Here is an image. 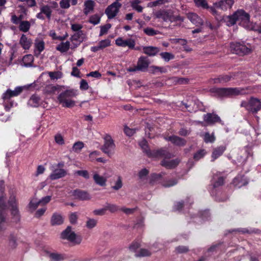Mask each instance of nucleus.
Masks as SVG:
<instances>
[{"label": "nucleus", "mask_w": 261, "mask_h": 261, "mask_svg": "<svg viewBox=\"0 0 261 261\" xmlns=\"http://www.w3.org/2000/svg\"><path fill=\"white\" fill-rule=\"evenodd\" d=\"M67 174L66 171L63 169H55L50 175L49 177L51 180H56L63 177Z\"/></svg>", "instance_id": "24"}, {"label": "nucleus", "mask_w": 261, "mask_h": 261, "mask_svg": "<svg viewBox=\"0 0 261 261\" xmlns=\"http://www.w3.org/2000/svg\"><path fill=\"white\" fill-rule=\"evenodd\" d=\"M69 221L72 224H76L77 221L78 216L76 213H71L69 216Z\"/></svg>", "instance_id": "62"}, {"label": "nucleus", "mask_w": 261, "mask_h": 261, "mask_svg": "<svg viewBox=\"0 0 261 261\" xmlns=\"http://www.w3.org/2000/svg\"><path fill=\"white\" fill-rule=\"evenodd\" d=\"M195 5L197 7H201L203 9H208L211 7L208 6V3L206 0H194Z\"/></svg>", "instance_id": "38"}, {"label": "nucleus", "mask_w": 261, "mask_h": 261, "mask_svg": "<svg viewBox=\"0 0 261 261\" xmlns=\"http://www.w3.org/2000/svg\"><path fill=\"white\" fill-rule=\"evenodd\" d=\"M85 38L86 35L82 30L76 32L71 37L72 40L80 41H83Z\"/></svg>", "instance_id": "34"}, {"label": "nucleus", "mask_w": 261, "mask_h": 261, "mask_svg": "<svg viewBox=\"0 0 261 261\" xmlns=\"http://www.w3.org/2000/svg\"><path fill=\"white\" fill-rule=\"evenodd\" d=\"M50 200V196H46L38 201L34 199L30 202L29 206L32 210H35L39 205H43L48 203Z\"/></svg>", "instance_id": "15"}, {"label": "nucleus", "mask_w": 261, "mask_h": 261, "mask_svg": "<svg viewBox=\"0 0 261 261\" xmlns=\"http://www.w3.org/2000/svg\"><path fill=\"white\" fill-rule=\"evenodd\" d=\"M97 221L96 219L88 218L86 222V227L89 229L94 228L97 224Z\"/></svg>", "instance_id": "46"}, {"label": "nucleus", "mask_w": 261, "mask_h": 261, "mask_svg": "<svg viewBox=\"0 0 261 261\" xmlns=\"http://www.w3.org/2000/svg\"><path fill=\"white\" fill-rule=\"evenodd\" d=\"M204 140L206 143H213L215 140V137L213 134L211 135L208 133H206L204 135Z\"/></svg>", "instance_id": "48"}, {"label": "nucleus", "mask_w": 261, "mask_h": 261, "mask_svg": "<svg viewBox=\"0 0 261 261\" xmlns=\"http://www.w3.org/2000/svg\"><path fill=\"white\" fill-rule=\"evenodd\" d=\"M143 31L145 34L149 36H153L161 34L160 32L159 31L149 27L144 29Z\"/></svg>", "instance_id": "40"}, {"label": "nucleus", "mask_w": 261, "mask_h": 261, "mask_svg": "<svg viewBox=\"0 0 261 261\" xmlns=\"http://www.w3.org/2000/svg\"><path fill=\"white\" fill-rule=\"evenodd\" d=\"M157 18H161L164 21L174 22L178 20L183 21L179 15H175L174 12L171 10H160L155 13Z\"/></svg>", "instance_id": "8"}, {"label": "nucleus", "mask_w": 261, "mask_h": 261, "mask_svg": "<svg viewBox=\"0 0 261 261\" xmlns=\"http://www.w3.org/2000/svg\"><path fill=\"white\" fill-rule=\"evenodd\" d=\"M61 238L66 240L73 245L80 244L82 240V237L76 234L71 226H68L61 234Z\"/></svg>", "instance_id": "6"}, {"label": "nucleus", "mask_w": 261, "mask_h": 261, "mask_svg": "<svg viewBox=\"0 0 261 261\" xmlns=\"http://www.w3.org/2000/svg\"><path fill=\"white\" fill-rule=\"evenodd\" d=\"M93 179L96 184L100 186H104L106 185L107 179L104 177L95 173L93 175Z\"/></svg>", "instance_id": "32"}, {"label": "nucleus", "mask_w": 261, "mask_h": 261, "mask_svg": "<svg viewBox=\"0 0 261 261\" xmlns=\"http://www.w3.org/2000/svg\"><path fill=\"white\" fill-rule=\"evenodd\" d=\"M22 91V88L20 87H16L13 91L8 89L5 93H4L3 99L5 101L9 100L11 97L18 95L20 93H21Z\"/></svg>", "instance_id": "18"}, {"label": "nucleus", "mask_w": 261, "mask_h": 261, "mask_svg": "<svg viewBox=\"0 0 261 261\" xmlns=\"http://www.w3.org/2000/svg\"><path fill=\"white\" fill-rule=\"evenodd\" d=\"M40 98L36 94L33 95L29 100V104L33 107H37L39 105Z\"/></svg>", "instance_id": "33"}, {"label": "nucleus", "mask_w": 261, "mask_h": 261, "mask_svg": "<svg viewBox=\"0 0 261 261\" xmlns=\"http://www.w3.org/2000/svg\"><path fill=\"white\" fill-rule=\"evenodd\" d=\"M149 64V60L147 57H140L137 62V68L139 70L145 71L147 69Z\"/></svg>", "instance_id": "21"}, {"label": "nucleus", "mask_w": 261, "mask_h": 261, "mask_svg": "<svg viewBox=\"0 0 261 261\" xmlns=\"http://www.w3.org/2000/svg\"><path fill=\"white\" fill-rule=\"evenodd\" d=\"M49 256L50 261H59L63 259L61 255L57 253H51Z\"/></svg>", "instance_id": "57"}, {"label": "nucleus", "mask_w": 261, "mask_h": 261, "mask_svg": "<svg viewBox=\"0 0 261 261\" xmlns=\"http://www.w3.org/2000/svg\"><path fill=\"white\" fill-rule=\"evenodd\" d=\"M122 5L117 2H114L109 6L105 10V13L107 14L109 19L114 18L118 14L119 9Z\"/></svg>", "instance_id": "11"}, {"label": "nucleus", "mask_w": 261, "mask_h": 261, "mask_svg": "<svg viewBox=\"0 0 261 261\" xmlns=\"http://www.w3.org/2000/svg\"><path fill=\"white\" fill-rule=\"evenodd\" d=\"M64 221V218L61 213H54L50 219L51 224L53 226L61 225Z\"/></svg>", "instance_id": "23"}, {"label": "nucleus", "mask_w": 261, "mask_h": 261, "mask_svg": "<svg viewBox=\"0 0 261 261\" xmlns=\"http://www.w3.org/2000/svg\"><path fill=\"white\" fill-rule=\"evenodd\" d=\"M8 204L10 207V210L13 212H18V208L16 202V197L14 195H11L8 200Z\"/></svg>", "instance_id": "30"}, {"label": "nucleus", "mask_w": 261, "mask_h": 261, "mask_svg": "<svg viewBox=\"0 0 261 261\" xmlns=\"http://www.w3.org/2000/svg\"><path fill=\"white\" fill-rule=\"evenodd\" d=\"M55 140L59 145H63L65 143L63 136L60 134H58L55 136Z\"/></svg>", "instance_id": "56"}, {"label": "nucleus", "mask_w": 261, "mask_h": 261, "mask_svg": "<svg viewBox=\"0 0 261 261\" xmlns=\"http://www.w3.org/2000/svg\"><path fill=\"white\" fill-rule=\"evenodd\" d=\"M111 27V24L110 23L106 24V25H102L100 27V32L99 36H101L107 33L109 29Z\"/></svg>", "instance_id": "49"}, {"label": "nucleus", "mask_w": 261, "mask_h": 261, "mask_svg": "<svg viewBox=\"0 0 261 261\" xmlns=\"http://www.w3.org/2000/svg\"><path fill=\"white\" fill-rule=\"evenodd\" d=\"M140 246V243L137 241H135L131 244L129 247V249L132 252H136L137 250L139 248Z\"/></svg>", "instance_id": "51"}, {"label": "nucleus", "mask_w": 261, "mask_h": 261, "mask_svg": "<svg viewBox=\"0 0 261 261\" xmlns=\"http://www.w3.org/2000/svg\"><path fill=\"white\" fill-rule=\"evenodd\" d=\"M231 76L228 75H220L217 78L211 79V83L213 84L225 83L229 82Z\"/></svg>", "instance_id": "28"}, {"label": "nucleus", "mask_w": 261, "mask_h": 261, "mask_svg": "<svg viewBox=\"0 0 261 261\" xmlns=\"http://www.w3.org/2000/svg\"><path fill=\"white\" fill-rule=\"evenodd\" d=\"M178 182V180L176 178H172L165 181L162 186L165 188H168L176 185Z\"/></svg>", "instance_id": "44"}, {"label": "nucleus", "mask_w": 261, "mask_h": 261, "mask_svg": "<svg viewBox=\"0 0 261 261\" xmlns=\"http://www.w3.org/2000/svg\"><path fill=\"white\" fill-rule=\"evenodd\" d=\"M228 22L231 25L239 22L240 24L248 30L253 29L252 24L250 21V15L242 9L238 10L232 15L229 16Z\"/></svg>", "instance_id": "1"}, {"label": "nucleus", "mask_w": 261, "mask_h": 261, "mask_svg": "<svg viewBox=\"0 0 261 261\" xmlns=\"http://www.w3.org/2000/svg\"><path fill=\"white\" fill-rule=\"evenodd\" d=\"M166 69L164 67L156 66H151L150 67L149 71L150 73L155 74L156 73H163L166 72Z\"/></svg>", "instance_id": "41"}, {"label": "nucleus", "mask_w": 261, "mask_h": 261, "mask_svg": "<svg viewBox=\"0 0 261 261\" xmlns=\"http://www.w3.org/2000/svg\"><path fill=\"white\" fill-rule=\"evenodd\" d=\"M31 24L28 21H21L19 23V29L20 31L27 32L30 30Z\"/></svg>", "instance_id": "36"}, {"label": "nucleus", "mask_w": 261, "mask_h": 261, "mask_svg": "<svg viewBox=\"0 0 261 261\" xmlns=\"http://www.w3.org/2000/svg\"><path fill=\"white\" fill-rule=\"evenodd\" d=\"M203 120L205 122L209 125H213L216 123L221 122L220 117L217 114L210 113L204 115Z\"/></svg>", "instance_id": "14"}, {"label": "nucleus", "mask_w": 261, "mask_h": 261, "mask_svg": "<svg viewBox=\"0 0 261 261\" xmlns=\"http://www.w3.org/2000/svg\"><path fill=\"white\" fill-rule=\"evenodd\" d=\"M187 17L188 19L196 27H199L203 25V19L196 13L190 12L187 14Z\"/></svg>", "instance_id": "13"}, {"label": "nucleus", "mask_w": 261, "mask_h": 261, "mask_svg": "<svg viewBox=\"0 0 261 261\" xmlns=\"http://www.w3.org/2000/svg\"><path fill=\"white\" fill-rule=\"evenodd\" d=\"M139 145L144 152L147 154L148 156L152 157L153 154V150L150 151L148 149L147 142L145 140H143L139 143Z\"/></svg>", "instance_id": "31"}, {"label": "nucleus", "mask_w": 261, "mask_h": 261, "mask_svg": "<svg viewBox=\"0 0 261 261\" xmlns=\"http://www.w3.org/2000/svg\"><path fill=\"white\" fill-rule=\"evenodd\" d=\"M84 147V143L82 142L78 141L75 142L73 146V150L75 152L80 151Z\"/></svg>", "instance_id": "50"}, {"label": "nucleus", "mask_w": 261, "mask_h": 261, "mask_svg": "<svg viewBox=\"0 0 261 261\" xmlns=\"http://www.w3.org/2000/svg\"><path fill=\"white\" fill-rule=\"evenodd\" d=\"M71 195L74 197V199L80 200H88L90 199L91 197L90 194L85 191H83L80 189H76L71 191Z\"/></svg>", "instance_id": "12"}, {"label": "nucleus", "mask_w": 261, "mask_h": 261, "mask_svg": "<svg viewBox=\"0 0 261 261\" xmlns=\"http://www.w3.org/2000/svg\"><path fill=\"white\" fill-rule=\"evenodd\" d=\"M48 74L49 77L52 80H58V79H61L63 76L62 73L59 71H54V72H49L48 73Z\"/></svg>", "instance_id": "43"}, {"label": "nucleus", "mask_w": 261, "mask_h": 261, "mask_svg": "<svg viewBox=\"0 0 261 261\" xmlns=\"http://www.w3.org/2000/svg\"><path fill=\"white\" fill-rule=\"evenodd\" d=\"M6 198L4 196L0 197V211H3L6 210L7 205L5 202Z\"/></svg>", "instance_id": "58"}, {"label": "nucleus", "mask_w": 261, "mask_h": 261, "mask_svg": "<svg viewBox=\"0 0 261 261\" xmlns=\"http://www.w3.org/2000/svg\"><path fill=\"white\" fill-rule=\"evenodd\" d=\"M224 182V178L223 177H219L218 180L214 184V187H218L222 186Z\"/></svg>", "instance_id": "64"}, {"label": "nucleus", "mask_w": 261, "mask_h": 261, "mask_svg": "<svg viewBox=\"0 0 261 261\" xmlns=\"http://www.w3.org/2000/svg\"><path fill=\"white\" fill-rule=\"evenodd\" d=\"M122 186V182L121 177L120 176H118L117 180L115 182V185L112 187V188L115 190H118L120 189Z\"/></svg>", "instance_id": "55"}, {"label": "nucleus", "mask_w": 261, "mask_h": 261, "mask_svg": "<svg viewBox=\"0 0 261 261\" xmlns=\"http://www.w3.org/2000/svg\"><path fill=\"white\" fill-rule=\"evenodd\" d=\"M137 211V207L133 208H126L125 207H119L115 204L106 203L103 207L99 210H95L94 212H104L105 211H110L114 212L115 211H121L122 212H132Z\"/></svg>", "instance_id": "9"}, {"label": "nucleus", "mask_w": 261, "mask_h": 261, "mask_svg": "<svg viewBox=\"0 0 261 261\" xmlns=\"http://www.w3.org/2000/svg\"><path fill=\"white\" fill-rule=\"evenodd\" d=\"M234 3V0H218L214 3L213 6L211 7L210 12L217 20L221 19L222 17L217 9L226 11L228 9H231Z\"/></svg>", "instance_id": "2"}, {"label": "nucleus", "mask_w": 261, "mask_h": 261, "mask_svg": "<svg viewBox=\"0 0 261 261\" xmlns=\"http://www.w3.org/2000/svg\"><path fill=\"white\" fill-rule=\"evenodd\" d=\"M240 106L248 112L256 114L261 109V101L257 98L251 97L248 101H242Z\"/></svg>", "instance_id": "7"}, {"label": "nucleus", "mask_w": 261, "mask_h": 261, "mask_svg": "<svg viewBox=\"0 0 261 261\" xmlns=\"http://www.w3.org/2000/svg\"><path fill=\"white\" fill-rule=\"evenodd\" d=\"M32 43V40L30 39H29L25 35L22 34L21 35L19 40V44L24 49H29L30 48Z\"/></svg>", "instance_id": "25"}, {"label": "nucleus", "mask_w": 261, "mask_h": 261, "mask_svg": "<svg viewBox=\"0 0 261 261\" xmlns=\"http://www.w3.org/2000/svg\"><path fill=\"white\" fill-rule=\"evenodd\" d=\"M148 170L144 168L140 171L138 176L140 179H143L148 174Z\"/></svg>", "instance_id": "60"}, {"label": "nucleus", "mask_w": 261, "mask_h": 261, "mask_svg": "<svg viewBox=\"0 0 261 261\" xmlns=\"http://www.w3.org/2000/svg\"><path fill=\"white\" fill-rule=\"evenodd\" d=\"M100 17L97 15H94L90 17L89 22L94 25L98 24L100 21Z\"/></svg>", "instance_id": "52"}, {"label": "nucleus", "mask_w": 261, "mask_h": 261, "mask_svg": "<svg viewBox=\"0 0 261 261\" xmlns=\"http://www.w3.org/2000/svg\"><path fill=\"white\" fill-rule=\"evenodd\" d=\"M6 213H0V237H2L4 233V222Z\"/></svg>", "instance_id": "42"}, {"label": "nucleus", "mask_w": 261, "mask_h": 261, "mask_svg": "<svg viewBox=\"0 0 261 261\" xmlns=\"http://www.w3.org/2000/svg\"><path fill=\"white\" fill-rule=\"evenodd\" d=\"M205 154L204 150H200L195 153L194 155V159L195 160H199L204 156Z\"/></svg>", "instance_id": "54"}, {"label": "nucleus", "mask_w": 261, "mask_h": 261, "mask_svg": "<svg viewBox=\"0 0 261 261\" xmlns=\"http://www.w3.org/2000/svg\"><path fill=\"white\" fill-rule=\"evenodd\" d=\"M69 47L70 42L67 41L65 42H62L58 45L56 47V49L62 53H64L67 51L69 49Z\"/></svg>", "instance_id": "37"}, {"label": "nucleus", "mask_w": 261, "mask_h": 261, "mask_svg": "<svg viewBox=\"0 0 261 261\" xmlns=\"http://www.w3.org/2000/svg\"><path fill=\"white\" fill-rule=\"evenodd\" d=\"M165 139L167 141L171 142L175 145L179 146H185L187 142L184 139L174 135L165 138Z\"/></svg>", "instance_id": "20"}, {"label": "nucleus", "mask_w": 261, "mask_h": 261, "mask_svg": "<svg viewBox=\"0 0 261 261\" xmlns=\"http://www.w3.org/2000/svg\"><path fill=\"white\" fill-rule=\"evenodd\" d=\"M60 88V86H54L52 84L46 85L43 89V92L46 95H53Z\"/></svg>", "instance_id": "26"}, {"label": "nucleus", "mask_w": 261, "mask_h": 261, "mask_svg": "<svg viewBox=\"0 0 261 261\" xmlns=\"http://www.w3.org/2000/svg\"><path fill=\"white\" fill-rule=\"evenodd\" d=\"M75 174L82 176L86 179H88L89 178V173L87 170H77L75 171Z\"/></svg>", "instance_id": "59"}, {"label": "nucleus", "mask_w": 261, "mask_h": 261, "mask_svg": "<svg viewBox=\"0 0 261 261\" xmlns=\"http://www.w3.org/2000/svg\"><path fill=\"white\" fill-rule=\"evenodd\" d=\"M158 156L164 157V159L167 160L172 158L174 156V155L172 153L169 152L167 150L164 148L153 150L152 157Z\"/></svg>", "instance_id": "17"}, {"label": "nucleus", "mask_w": 261, "mask_h": 261, "mask_svg": "<svg viewBox=\"0 0 261 261\" xmlns=\"http://www.w3.org/2000/svg\"><path fill=\"white\" fill-rule=\"evenodd\" d=\"M70 0H61L60 5L62 9H68L70 7Z\"/></svg>", "instance_id": "61"}, {"label": "nucleus", "mask_w": 261, "mask_h": 261, "mask_svg": "<svg viewBox=\"0 0 261 261\" xmlns=\"http://www.w3.org/2000/svg\"><path fill=\"white\" fill-rule=\"evenodd\" d=\"M98 44L101 49H102L106 47L109 46L111 44V41L109 39H107L100 41Z\"/></svg>", "instance_id": "53"}, {"label": "nucleus", "mask_w": 261, "mask_h": 261, "mask_svg": "<svg viewBox=\"0 0 261 261\" xmlns=\"http://www.w3.org/2000/svg\"><path fill=\"white\" fill-rule=\"evenodd\" d=\"M104 140V144L101 147V150L109 156H111L115 147L114 141L110 135H106Z\"/></svg>", "instance_id": "10"}, {"label": "nucleus", "mask_w": 261, "mask_h": 261, "mask_svg": "<svg viewBox=\"0 0 261 261\" xmlns=\"http://www.w3.org/2000/svg\"><path fill=\"white\" fill-rule=\"evenodd\" d=\"M95 6V3L92 0H87L84 3L85 8L84 9V13L85 15H88L89 13L92 12Z\"/></svg>", "instance_id": "27"}, {"label": "nucleus", "mask_w": 261, "mask_h": 261, "mask_svg": "<svg viewBox=\"0 0 261 261\" xmlns=\"http://www.w3.org/2000/svg\"><path fill=\"white\" fill-rule=\"evenodd\" d=\"M160 56L162 59L164 60L166 62H168L170 60L173 59L174 58V56L173 54L168 52H163L160 54Z\"/></svg>", "instance_id": "45"}, {"label": "nucleus", "mask_w": 261, "mask_h": 261, "mask_svg": "<svg viewBox=\"0 0 261 261\" xmlns=\"http://www.w3.org/2000/svg\"><path fill=\"white\" fill-rule=\"evenodd\" d=\"M76 90H67L60 93L57 98L59 103H61L63 107L71 108L74 106L75 101L71 100V98L76 96Z\"/></svg>", "instance_id": "4"}, {"label": "nucleus", "mask_w": 261, "mask_h": 261, "mask_svg": "<svg viewBox=\"0 0 261 261\" xmlns=\"http://www.w3.org/2000/svg\"><path fill=\"white\" fill-rule=\"evenodd\" d=\"M226 147L224 146H219L215 148L212 152V157L213 161L221 156L225 150Z\"/></svg>", "instance_id": "29"}, {"label": "nucleus", "mask_w": 261, "mask_h": 261, "mask_svg": "<svg viewBox=\"0 0 261 261\" xmlns=\"http://www.w3.org/2000/svg\"><path fill=\"white\" fill-rule=\"evenodd\" d=\"M211 91L220 97L232 96L246 94L244 89L238 88H213Z\"/></svg>", "instance_id": "5"}, {"label": "nucleus", "mask_w": 261, "mask_h": 261, "mask_svg": "<svg viewBox=\"0 0 261 261\" xmlns=\"http://www.w3.org/2000/svg\"><path fill=\"white\" fill-rule=\"evenodd\" d=\"M88 88L89 86L87 81L84 79L82 80L80 83V89L82 90H86Z\"/></svg>", "instance_id": "63"}, {"label": "nucleus", "mask_w": 261, "mask_h": 261, "mask_svg": "<svg viewBox=\"0 0 261 261\" xmlns=\"http://www.w3.org/2000/svg\"><path fill=\"white\" fill-rule=\"evenodd\" d=\"M151 254V252L150 251L145 249H140L139 253H136L135 255L137 257H143V256H149Z\"/></svg>", "instance_id": "47"}, {"label": "nucleus", "mask_w": 261, "mask_h": 261, "mask_svg": "<svg viewBox=\"0 0 261 261\" xmlns=\"http://www.w3.org/2000/svg\"><path fill=\"white\" fill-rule=\"evenodd\" d=\"M143 53L148 56H154L160 51L159 48L155 46H142Z\"/></svg>", "instance_id": "22"}, {"label": "nucleus", "mask_w": 261, "mask_h": 261, "mask_svg": "<svg viewBox=\"0 0 261 261\" xmlns=\"http://www.w3.org/2000/svg\"><path fill=\"white\" fill-rule=\"evenodd\" d=\"M40 11L45 14L48 20L50 19L52 11L48 5H44L40 8Z\"/></svg>", "instance_id": "35"}, {"label": "nucleus", "mask_w": 261, "mask_h": 261, "mask_svg": "<svg viewBox=\"0 0 261 261\" xmlns=\"http://www.w3.org/2000/svg\"><path fill=\"white\" fill-rule=\"evenodd\" d=\"M34 61V57L32 55H27L22 59V63L25 66H30Z\"/></svg>", "instance_id": "39"}, {"label": "nucleus", "mask_w": 261, "mask_h": 261, "mask_svg": "<svg viewBox=\"0 0 261 261\" xmlns=\"http://www.w3.org/2000/svg\"><path fill=\"white\" fill-rule=\"evenodd\" d=\"M115 43L119 46H128L130 49H133L135 46V41L132 39L123 40L122 38L119 37L115 40Z\"/></svg>", "instance_id": "16"}, {"label": "nucleus", "mask_w": 261, "mask_h": 261, "mask_svg": "<svg viewBox=\"0 0 261 261\" xmlns=\"http://www.w3.org/2000/svg\"><path fill=\"white\" fill-rule=\"evenodd\" d=\"M179 163L180 160L178 159H175L169 161L163 159L161 162V165L167 169H173L175 168Z\"/></svg>", "instance_id": "19"}, {"label": "nucleus", "mask_w": 261, "mask_h": 261, "mask_svg": "<svg viewBox=\"0 0 261 261\" xmlns=\"http://www.w3.org/2000/svg\"><path fill=\"white\" fill-rule=\"evenodd\" d=\"M254 47L249 43L244 42H234L230 44V50L232 54L243 56L251 53Z\"/></svg>", "instance_id": "3"}]
</instances>
